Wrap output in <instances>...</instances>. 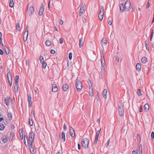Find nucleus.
Returning a JSON list of instances; mask_svg holds the SVG:
<instances>
[{"label": "nucleus", "instance_id": "obj_1", "mask_svg": "<svg viewBox=\"0 0 154 154\" xmlns=\"http://www.w3.org/2000/svg\"><path fill=\"white\" fill-rule=\"evenodd\" d=\"M35 134L32 131H31L29 134V136L28 139L27 137H26V139L27 142H28L29 143H33L34 140Z\"/></svg>", "mask_w": 154, "mask_h": 154}, {"label": "nucleus", "instance_id": "obj_2", "mask_svg": "<svg viewBox=\"0 0 154 154\" xmlns=\"http://www.w3.org/2000/svg\"><path fill=\"white\" fill-rule=\"evenodd\" d=\"M75 87L77 90L78 91H80L82 90V83L80 81L77 79L75 82Z\"/></svg>", "mask_w": 154, "mask_h": 154}, {"label": "nucleus", "instance_id": "obj_3", "mask_svg": "<svg viewBox=\"0 0 154 154\" xmlns=\"http://www.w3.org/2000/svg\"><path fill=\"white\" fill-rule=\"evenodd\" d=\"M89 140L87 138H84L82 142V147L86 149L88 148Z\"/></svg>", "mask_w": 154, "mask_h": 154}, {"label": "nucleus", "instance_id": "obj_4", "mask_svg": "<svg viewBox=\"0 0 154 154\" xmlns=\"http://www.w3.org/2000/svg\"><path fill=\"white\" fill-rule=\"evenodd\" d=\"M118 109L119 116H124V110L123 109V106L122 105H119V104H118Z\"/></svg>", "mask_w": 154, "mask_h": 154}, {"label": "nucleus", "instance_id": "obj_5", "mask_svg": "<svg viewBox=\"0 0 154 154\" xmlns=\"http://www.w3.org/2000/svg\"><path fill=\"white\" fill-rule=\"evenodd\" d=\"M34 9L33 6H31L29 8H27V12L29 15H32L34 13Z\"/></svg>", "mask_w": 154, "mask_h": 154}, {"label": "nucleus", "instance_id": "obj_6", "mask_svg": "<svg viewBox=\"0 0 154 154\" xmlns=\"http://www.w3.org/2000/svg\"><path fill=\"white\" fill-rule=\"evenodd\" d=\"M125 6L127 10L128 11L131 7V3L130 1L128 0H127L125 4Z\"/></svg>", "mask_w": 154, "mask_h": 154}, {"label": "nucleus", "instance_id": "obj_7", "mask_svg": "<svg viewBox=\"0 0 154 154\" xmlns=\"http://www.w3.org/2000/svg\"><path fill=\"white\" fill-rule=\"evenodd\" d=\"M1 139L2 141L4 143H7L8 140V137L6 135H4L2 137Z\"/></svg>", "mask_w": 154, "mask_h": 154}, {"label": "nucleus", "instance_id": "obj_8", "mask_svg": "<svg viewBox=\"0 0 154 154\" xmlns=\"http://www.w3.org/2000/svg\"><path fill=\"white\" fill-rule=\"evenodd\" d=\"M119 6L120 11H121L123 12L126 10H127L125 6V5H124V4L123 3H122L120 4Z\"/></svg>", "mask_w": 154, "mask_h": 154}, {"label": "nucleus", "instance_id": "obj_9", "mask_svg": "<svg viewBox=\"0 0 154 154\" xmlns=\"http://www.w3.org/2000/svg\"><path fill=\"white\" fill-rule=\"evenodd\" d=\"M69 133L70 135L72 137L75 136V131L73 128L71 126L70 127Z\"/></svg>", "mask_w": 154, "mask_h": 154}, {"label": "nucleus", "instance_id": "obj_10", "mask_svg": "<svg viewBox=\"0 0 154 154\" xmlns=\"http://www.w3.org/2000/svg\"><path fill=\"white\" fill-rule=\"evenodd\" d=\"M44 6L42 4L41 6L39 12V16H41L42 14L44 11Z\"/></svg>", "mask_w": 154, "mask_h": 154}, {"label": "nucleus", "instance_id": "obj_11", "mask_svg": "<svg viewBox=\"0 0 154 154\" xmlns=\"http://www.w3.org/2000/svg\"><path fill=\"white\" fill-rule=\"evenodd\" d=\"M58 91L57 87L55 84H53L52 85V91L53 92H56Z\"/></svg>", "mask_w": 154, "mask_h": 154}, {"label": "nucleus", "instance_id": "obj_12", "mask_svg": "<svg viewBox=\"0 0 154 154\" xmlns=\"http://www.w3.org/2000/svg\"><path fill=\"white\" fill-rule=\"evenodd\" d=\"M35 117V116H31V117H29V123L30 125L31 126H32L33 125V122L32 121V118H33V117ZM34 117V118L35 119V118Z\"/></svg>", "mask_w": 154, "mask_h": 154}, {"label": "nucleus", "instance_id": "obj_13", "mask_svg": "<svg viewBox=\"0 0 154 154\" xmlns=\"http://www.w3.org/2000/svg\"><path fill=\"white\" fill-rule=\"evenodd\" d=\"M12 101V100L10 97H8L7 98H5V101L6 105H9V101Z\"/></svg>", "mask_w": 154, "mask_h": 154}, {"label": "nucleus", "instance_id": "obj_14", "mask_svg": "<svg viewBox=\"0 0 154 154\" xmlns=\"http://www.w3.org/2000/svg\"><path fill=\"white\" fill-rule=\"evenodd\" d=\"M14 133L11 131L10 133V135H9V141H11L13 139V138L14 137Z\"/></svg>", "mask_w": 154, "mask_h": 154}, {"label": "nucleus", "instance_id": "obj_15", "mask_svg": "<svg viewBox=\"0 0 154 154\" xmlns=\"http://www.w3.org/2000/svg\"><path fill=\"white\" fill-rule=\"evenodd\" d=\"M59 137L60 138L63 139V142L65 141V134L64 132H62L61 134H60Z\"/></svg>", "mask_w": 154, "mask_h": 154}, {"label": "nucleus", "instance_id": "obj_16", "mask_svg": "<svg viewBox=\"0 0 154 154\" xmlns=\"http://www.w3.org/2000/svg\"><path fill=\"white\" fill-rule=\"evenodd\" d=\"M107 90L106 89H104L103 91V96L104 98L106 99L107 98Z\"/></svg>", "mask_w": 154, "mask_h": 154}, {"label": "nucleus", "instance_id": "obj_17", "mask_svg": "<svg viewBox=\"0 0 154 154\" xmlns=\"http://www.w3.org/2000/svg\"><path fill=\"white\" fill-rule=\"evenodd\" d=\"M28 101L30 107H31L32 104V96L31 94H29L28 95Z\"/></svg>", "mask_w": 154, "mask_h": 154}, {"label": "nucleus", "instance_id": "obj_18", "mask_svg": "<svg viewBox=\"0 0 154 154\" xmlns=\"http://www.w3.org/2000/svg\"><path fill=\"white\" fill-rule=\"evenodd\" d=\"M84 42V39L82 37L80 38L79 41V46L80 48H81Z\"/></svg>", "mask_w": 154, "mask_h": 154}, {"label": "nucleus", "instance_id": "obj_19", "mask_svg": "<svg viewBox=\"0 0 154 154\" xmlns=\"http://www.w3.org/2000/svg\"><path fill=\"white\" fill-rule=\"evenodd\" d=\"M29 146L30 147V151L32 154L34 153V148L32 146V143H29Z\"/></svg>", "mask_w": 154, "mask_h": 154}, {"label": "nucleus", "instance_id": "obj_20", "mask_svg": "<svg viewBox=\"0 0 154 154\" xmlns=\"http://www.w3.org/2000/svg\"><path fill=\"white\" fill-rule=\"evenodd\" d=\"M69 88L68 85L67 84H65L63 85L62 87V88L64 91H66Z\"/></svg>", "mask_w": 154, "mask_h": 154}, {"label": "nucleus", "instance_id": "obj_21", "mask_svg": "<svg viewBox=\"0 0 154 154\" xmlns=\"http://www.w3.org/2000/svg\"><path fill=\"white\" fill-rule=\"evenodd\" d=\"M136 68L137 70L139 71H140L141 68L140 64L139 63H137L136 66Z\"/></svg>", "mask_w": 154, "mask_h": 154}, {"label": "nucleus", "instance_id": "obj_22", "mask_svg": "<svg viewBox=\"0 0 154 154\" xmlns=\"http://www.w3.org/2000/svg\"><path fill=\"white\" fill-rule=\"evenodd\" d=\"M103 15L104 14H102V13H99V15H98V18L100 20V21H102L103 19Z\"/></svg>", "mask_w": 154, "mask_h": 154}, {"label": "nucleus", "instance_id": "obj_23", "mask_svg": "<svg viewBox=\"0 0 154 154\" xmlns=\"http://www.w3.org/2000/svg\"><path fill=\"white\" fill-rule=\"evenodd\" d=\"M144 108L145 111H148L149 109V106L148 104H146L144 106Z\"/></svg>", "mask_w": 154, "mask_h": 154}, {"label": "nucleus", "instance_id": "obj_24", "mask_svg": "<svg viewBox=\"0 0 154 154\" xmlns=\"http://www.w3.org/2000/svg\"><path fill=\"white\" fill-rule=\"evenodd\" d=\"M89 93L90 96H93L94 95V93L92 88H89Z\"/></svg>", "mask_w": 154, "mask_h": 154}, {"label": "nucleus", "instance_id": "obj_25", "mask_svg": "<svg viewBox=\"0 0 154 154\" xmlns=\"http://www.w3.org/2000/svg\"><path fill=\"white\" fill-rule=\"evenodd\" d=\"M84 8L82 7H81L79 11V15L81 16L84 12Z\"/></svg>", "mask_w": 154, "mask_h": 154}, {"label": "nucleus", "instance_id": "obj_26", "mask_svg": "<svg viewBox=\"0 0 154 154\" xmlns=\"http://www.w3.org/2000/svg\"><path fill=\"white\" fill-rule=\"evenodd\" d=\"M18 87L19 85L18 84L15 83V85L14 87V89L15 92H18Z\"/></svg>", "mask_w": 154, "mask_h": 154}, {"label": "nucleus", "instance_id": "obj_27", "mask_svg": "<svg viewBox=\"0 0 154 154\" xmlns=\"http://www.w3.org/2000/svg\"><path fill=\"white\" fill-rule=\"evenodd\" d=\"M147 61L146 58V57H143L141 59V61L143 63H145Z\"/></svg>", "mask_w": 154, "mask_h": 154}, {"label": "nucleus", "instance_id": "obj_28", "mask_svg": "<svg viewBox=\"0 0 154 154\" xmlns=\"http://www.w3.org/2000/svg\"><path fill=\"white\" fill-rule=\"evenodd\" d=\"M101 62L102 66H105L104 58H101Z\"/></svg>", "mask_w": 154, "mask_h": 154}, {"label": "nucleus", "instance_id": "obj_29", "mask_svg": "<svg viewBox=\"0 0 154 154\" xmlns=\"http://www.w3.org/2000/svg\"><path fill=\"white\" fill-rule=\"evenodd\" d=\"M14 5V2L13 0H10L9 4V6L10 7H13Z\"/></svg>", "mask_w": 154, "mask_h": 154}, {"label": "nucleus", "instance_id": "obj_30", "mask_svg": "<svg viewBox=\"0 0 154 154\" xmlns=\"http://www.w3.org/2000/svg\"><path fill=\"white\" fill-rule=\"evenodd\" d=\"M45 45L48 46H50L51 45V42L49 40H47L45 42Z\"/></svg>", "mask_w": 154, "mask_h": 154}, {"label": "nucleus", "instance_id": "obj_31", "mask_svg": "<svg viewBox=\"0 0 154 154\" xmlns=\"http://www.w3.org/2000/svg\"><path fill=\"white\" fill-rule=\"evenodd\" d=\"M88 85L89 86V88H92V84L90 80L89 79H88Z\"/></svg>", "mask_w": 154, "mask_h": 154}, {"label": "nucleus", "instance_id": "obj_32", "mask_svg": "<svg viewBox=\"0 0 154 154\" xmlns=\"http://www.w3.org/2000/svg\"><path fill=\"white\" fill-rule=\"evenodd\" d=\"M138 150L137 148H135L132 152V154H137Z\"/></svg>", "mask_w": 154, "mask_h": 154}, {"label": "nucleus", "instance_id": "obj_33", "mask_svg": "<svg viewBox=\"0 0 154 154\" xmlns=\"http://www.w3.org/2000/svg\"><path fill=\"white\" fill-rule=\"evenodd\" d=\"M4 48H5L6 54L7 55L8 54H9V52L8 48L6 47L5 46Z\"/></svg>", "mask_w": 154, "mask_h": 154}, {"label": "nucleus", "instance_id": "obj_34", "mask_svg": "<svg viewBox=\"0 0 154 154\" xmlns=\"http://www.w3.org/2000/svg\"><path fill=\"white\" fill-rule=\"evenodd\" d=\"M19 79V76L18 75H17L15 77V83L18 84V80Z\"/></svg>", "mask_w": 154, "mask_h": 154}, {"label": "nucleus", "instance_id": "obj_35", "mask_svg": "<svg viewBox=\"0 0 154 154\" xmlns=\"http://www.w3.org/2000/svg\"><path fill=\"white\" fill-rule=\"evenodd\" d=\"M142 144H140L139 145V150L140 152H140H141V154H142Z\"/></svg>", "mask_w": 154, "mask_h": 154}, {"label": "nucleus", "instance_id": "obj_36", "mask_svg": "<svg viewBox=\"0 0 154 154\" xmlns=\"http://www.w3.org/2000/svg\"><path fill=\"white\" fill-rule=\"evenodd\" d=\"M102 43L103 45H106L107 44V41L106 40L103 39L102 40Z\"/></svg>", "mask_w": 154, "mask_h": 154}, {"label": "nucleus", "instance_id": "obj_37", "mask_svg": "<svg viewBox=\"0 0 154 154\" xmlns=\"http://www.w3.org/2000/svg\"><path fill=\"white\" fill-rule=\"evenodd\" d=\"M16 27L18 31H19L20 29V25L19 23H17L16 25Z\"/></svg>", "mask_w": 154, "mask_h": 154}, {"label": "nucleus", "instance_id": "obj_38", "mask_svg": "<svg viewBox=\"0 0 154 154\" xmlns=\"http://www.w3.org/2000/svg\"><path fill=\"white\" fill-rule=\"evenodd\" d=\"M42 63V67L44 68H45L47 66V63L46 62H44Z\"/></svg>", "mask_w": 154, "mask_h": 154}, {"label": "nucleus", "instance_id": "obj_39", "mask_svg": "<svg viewBox=\"0 0 154 154\" xmlns=\"http://www.w3.org/2000/svg\"><path fill=\"white\" fill-rule=\"evenodd\" d=\"M19 135L20 136H23V129H22L21 128L20 129L19 131Z\"/></svg>", "mask_w": 154, "mask_h": 154}, {"label": "nucleus", "instance_id": "obj_40", "mask_svg": "<svg viewBox=\"0 0 154 154\" xmlns=\"http://www.w3.org/2000/svg\"><path fill=\"white\" fill-rule=\"evenodd\" d=\"M8 81L9 85L10 86H11L12 85V77H11V79H9Z\"/></svg>", "mask_w": 154, "mask_h": 154}, {"label": "nucleus", "instance_id": "obj_41", "mask_svg": "<svg viewBox=\"0 0 154 154\" xmlns=\"http://www.w3.org/2000/svg\"><path fill=\"white\" fill-rule=\"evenodd\" d=\"M137 93L138 95L140 96L141 95V90L140 89H138L137 91Z\"/></svg>", "mask_w": 154, "mask_h": 154}, {"label": "nucleus", "instance_id": "obj_42", "mask_svg": "<svg viewBox=\"0 0 154 154\" xmlns=\"http://www.w3.org/2000/svg\"><path fill=\"white\" fill-rule=\"evenodd\" d=\"M104 8L103 7V6H101V8L100 12L99 13H102V14H104Z\"/></svg>", "mask_w": 154, "mask_h": 154}, {"label": "nucleus", "instance_id": "obj_43", "mask_svg": "<svg viewBox=\"0 0 154 154\" xmlns=\"http://www.w3.org/2000/svg\"><path fill=\"white\" fill-rule=\"evenodd\" d=\"M104 8L103 7V6H101V8L100 12L99 13H102V14H104Z\"/></svg>", "mask_w": 154, "mask_h": 154}, {"label": "nucleus", "instance_id": "obj_44", "mask_svg": "<svg viewBox=\"0 0 154 154\" xmlns=\"http://www.w3.org/2000/svg\"><path fill=\"white\" fill-rule=\"evenodd\" d=\"M39 60H40V61L41 63H42V62H44V58H43V57L42 56H41L40 57Z\"/></svg>", "mask_w": 154, "mask_h": 154}, {"label": "nucleus", "instance_id": "obj_45", "mask_svg": "<svg viewBox=\"0 0 154 154\" xmlns=\"http://www.w3.org/2000/svg\"><path fill=\"white\" fill-rule=\"evenodd\" d=\"M154 34V32L153 31V30L152 29V32H151V35H150V40L151 41L152 40V38L153 37V36Z\"/></svg>", "mask_w": 154, "mask_h": 154}, {"label": "nucleus", "instance_id": "obj_46", "mask_svg": "<svg viewBox=\"0 0 154 154\" xmlns=\"http://www.w3.org/2000/svg\"><path fill=\"white\" fill-rule=\"evenodd\" d=\"M101 53V58H104V52L103 51H100Z\"/></svg>", "mask_w": 154, "mask_h": 154}, {"label": "nucleus", "instance_id": "obj_47", "mask_svg": "<svg viewBox=\"0 0 154 154\" xmlns=\"http://www.w3.org/2000/svg\"><path fill=\"white\" fill-rule=\"evenodd\" d=\"M141 136L139 134H138L137 135V140H140V142L141 141Z\"/></svg>", "mask_w": 154, "mask_h": 154}, {"label": "nucleus", "instance_id": "obj_48", "mask_svg": "<svg viewBox=\"0 0 154 154\" xmlns=\"http://www.w3.org/2000/svg\"><path fill=\"white\" fill-rule=\"evenodd\" d=\"M101 130V128H100L99 130H98L96 133V136H99L100 134V132Z\"/></svg>", "mask_w": 154, "mask_h": 154}, {"label": "nucleus", "instance_id": "obj_49", "mask_svg": "<svg viewBox=\"0 0 154 154\" xmlns=\"http://www.w3.org/2000/svg\"><path fill=\"white\" fill-rule=\"evenodd\" d=\"M7 75L8 77V80H9V79H11V75L10 73L8 72L7 74Z\"/></svg>", "mask_w": 154, "mask_h": 154}, {"label": "nucleus", "instance_id": "obj_50", "mask_svg": "<svg viewBox=\"0 0 154 154\" xmlns=\"http://www.w3.org/2000/svg\"><path fill=\"white\" fill-rule=\"evenodd\" d=\"M5 126L3 124H1V131L3 130L5 128Z\"/></svg>", "mask_w": 154, "mask_h": 154}, {"label": "nucleus", "instance_id": "obj_51", "mask_svg": "<svg viewBox=\"0 0 154 154\" xmlns=\"http://www.w3.org/2000/svg\"><path fill=\"white\" fill-rule=\"evenodd\" d=\"M72 53H70L69 54V60H71L72 59Z\"/></svg>", "mask_w": 154, "mask_h": 154}, {"label": "nucleus", "instance_id": "obj_52", "mask_svg": "<svg viewBox=\"0 0 154 154\" xmlns=\"http://www.w3.org/2000/svg\"><path fill=\"white\" fill-rule=\"evenodd\" d=\"M2 36V33L1 32V45H2L4 48V47H5V46H4V45L3 44V43L2 42V37H1Z\"/></svg>", "mask_w": 154, "mask_h": 154}, {"label": "nucleus", "instance_id": "obj_53", "mask_svg": "<svg viewBox=\"0 0 154 154\" xmlns=\"http://www.w3.org/2000/svg\"><path fill=\"white\" fill-rule=\"evenodd\" d=\"M151 138L152 139L154 138V132L152 131L151 133Z\"/></svg>", "mask_w": 154, "mask_h": 154}, {"label": "nucleus", "instance_id": "obj_54", "mask_svg": "<svg viewBox=\"0 0 154 154\" xmlns=\"http://www.w3.org/2000/svg\"><path fill=\"white\" fill-rule=\"evenodd\" d=\"M109 142H110V140H108L106 143L105 144V146H106V147H107L109 145Z\"/></svg>", "mask_w": 154, "mask_h": 154}, {"label": "nucleus", "instance_id": "obj_55", "mask_svg": "<svg viewBox=\"0 0 154 154\" xmlns=\"http://www.w3.org/2000/svg\"><path fill=\"white\" fill-rule=\"evenodd\" d=\"M24 143H25V146L26 147H27L29 145V142H27V143H26V140L24 141Z\"/></svg>", "mask_w": 154, "mask_h": 154}, {"label": "nucleus", "instance_id": "obj_56", "mask_svg": "<svg viewBox=\"0 0 154 154\" xmlns=\"http://www.w3.org/2000/svg\"><path fill=\"white\" fill-rule=\"evenodd\" d=\"M149 7H150V4H149V1L148 0V1H147V4L146 6V8H148Z\"/></svg>", "mask_w": 154, "mask_h": 154}, {"label": "nucleus", "instance_id": "obj_57", "mask_svg": "<svg viewBox=\"0 0 154 154\" xmlns=\"http://www.w3.org/2000/svg\"><path fill=\"white\" fill-rule=\"evenodd\" d=\"M63 129L64 130L66 131L67 129V127L66 124H64L63 125Z\"/></svg>", "mask_w": 154, "mask_h": 154}, {"label": "nucleus", "instance_id": "obj_58", "mask_svg": "<svg viewBox=\"0 0 154 154\" xmlns=\"http://www.w3.org/2000/svg\"><path fill=\"white\" fill-rule=\"evenodd\" d=\"M50 53L51 54H54L55 53V52L54 50H51L50 51Z\"/></svg>", "mask_w": 154, "mask_h": 154}, {"label": "nucleus", "instance_id": "obj_59", "mask_svg": "<svg viewBox=\"0 0 154 154\" xmlns=\"http://www.w3.org/2000/svg\"><path fill=\"white\" fill-rule=\"evenodd\" d=\"M26 32H27L26 33V35H27V37L28 36V27H27V28H26Z\"/></svg>", "mask_w": 154, "mask_h": 154}, {"label": "nucleus", "instance_id": "obj_60", "mask_svg": "<svg viewBox=\"0 0 154 154\" xmlns=\"http://www.w3.org/2000/svg\"><path fill=\"white\" fill-rule=\"evenodd\" d=\"M59 24H60V25H62L63 23V22L62 20H60L59 21Z\"/></svg>", "mask_w": 154, "mask_h": 154}, {"label": "nucleus", "instance_id": "obj_61", "mask_svg": "<svg viewBox=\"0 0 154 154\" xmlns=\"http://www.w3.org/2000/svg\"><path fill=\"white\" fill-rule=\"evenodd\" d=\"M143 111V107L141 106H140V112H141Z\"/></svg>", "mask_w": 154, "mask_h": 154}, {"label": "nucleus", "instance_id": "obj_62", "mask_svg": "<svg viewBox=\"0 0 154 154\" xmlns=\"http://www.w3.org/2000/svg\"><path fill=\"white\" fill-rule=\"evenodd\" d=\"M63 39L62 38H60V44H62L63 43Z\"/></svg>", "mask_w": 154, "mask_h": 154}, {"label": "nucleus", "instance_id": "obj_63", "mask_svg": "<svg viewBox=\"0 0 154 154\" xmlns=\"http://www.w3.org/2000/svg\"><path fill=\"white\" fill-rule=\"evenodd\" d=\"M82 21L84 23L86 21V19L85 18H84L83 17Z\"/></svg>", "mask_w": 154, "mask_h": 154}, {"label": "nucleus", "instance_id": "obj_64", "mask_svg": "<svg viewBox=\"0 0 154 154\" xmlns=\"http://www.w3.org/2000/svg\"><path fill=\"white\" fill-rule=\"evenodd\" d=\"M108 24L109 25H112V22L110 20L108 22Z\"/></svg>", "mask_w": 154, "mask_h": 154}]
</instances>
